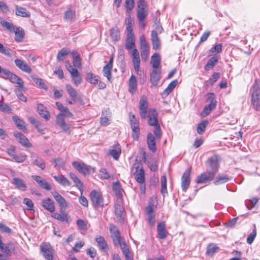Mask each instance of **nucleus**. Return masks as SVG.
<instances>
[{
	"label": "nucleus",
	"mask_w": 260,
	"mask_h": 260,
	"mask_svg": "<svg viewBox=\"0 0 260 260\" xmlns=\"http://www.w3.org/2000/svg\"><path fill=\"white\" fill-rule=\"evenodd\" d=\"M157 115V113L155 109H150L148 111V123L149 125L154 127L153 130V133L155 135L154 137L156 139L160 140L162 135V132L158 122Z\"/></svg>",
	"instance_id": "1"
},
{
	"label": "nucleus",
	"mask_w": 260,
	"mask_h": 260,
	"mask_svg": "<svg viewBox=\"0 0 260 260\" xmlns=\"http://www.w3.org/2000/svg\"><path fill=\"white\" fill-rule=\"evenodd\" d=\"M251 102L253 108L257 110L260 107V81L257 79L252 86Z\"/></svg>",
	"instance_id": "2"
},
{
	"label": "nucleus",
	"mask_w": 260,
	"mask_h": 260,
	"mask_svg": "<svg viewBox=\"0 0 260 260\" xmlns=\"http://www.w3.org/2000/svg\"><path fill=\"white\" fill-rule=\"evenodd\" d=\"M207 170L216 174L220 166V158L217 154H214L209 157L205 162Z\"/></svg>",
	"instance_id": "3"
},
{
	"label": "nucleus",
	"mask_w": 260,
	"mask_h": 260,
	"mask_svg": "<svg viewBox=\"0 0 260 260\" xmlns=\"http://www.w3.org/2000/svg\"><path fill=\"white\" fill-rule=\"evenodd\" d=\"M72 166L76 169L79 173L84 175H88L91 171L93 172L95 171L93 168L88 166L82 161H73Z\"/></svg>",
	"instance_id": "4"
},
{
	"label": "nucleus",
	"mask_w": 260,
	"mask_h": 260,
	"mask_svg": "<svg viewBox=\"0 0 260 260\" xmlns=\"http://www.w3.org/2000/svg\"><path fill=\"white\" fill-rule=\"evenodd\" d=\"M40 249L43 255L47 260H53L55 251L52 246L48 243H43L40 245Z\"/></svg>",
	"instance_id": "5"
},
{
	"label": "nucleus",
	"mask_w": 260,
	"mask_h": 260,
	"mask_svg": "<svg viewBox=\"0 0 260 260\" xmlns=\"http://www.w3.org/2000/svg\"><path fill=\"white\" fill-rule=\"evenodd\" d=\"M208 99L210 100V104L204 107L201 114L202 117L207 116L216 108L217 102L215 100L214 94L213 93H209Z\"/></svg>",
	"instance_id": "6"
},
{
	"label": "nucleus",
	"mask_w": 260,
	"mask_h": 260,
	"mask_svg": "<svg viewBox=\"0 0 260 260\" xmlns=\"http://www.w3.org/2000/svg\"><path fill=\"white\" fill-rule=\"evenodd\" d=\"M110 232L115 245H119L120 246L122 243H125L124 241L122 240L120 235V232L115 225L113 224L110 225Z\"/></svg>",
	"instance_id": "7"
},
{
	"label": "nucleus",
	"mask_w": 260,
	"mask_h": 260,
	"mask_svg": "<svg viewBox=\"0 0 260 260\" xmlns=\"http://www.w3.org/2000/svg\"><path fill=\"white\" fill-rule=\"evenodd\" d=\"M67 69L70 72L73 82L75 85H78L82 82L81 75L76 69H75L71 64L67 66Z\"/></svg>",
	"instance_id": "8"
},
{
	"label": "nucleus",
	"mask_w": 260,
	"mask_h": 260,
	"mask_svg": "<svg viewBox=\"0 0 260 260\" xmlns=\"http://www.w3.org/2000/svg\"><path fill=\"white\" fill-rule=\"evenodd\" d=\"M215 174L210 170H207L205 172L202 173L197 179V183H206L214 180Z\"/></svg>",
	"instance_id": "9"
},
{
	"label": "nucleus",
	"mask_w": 260,
	"mask_h": 260,
	"mask_svg": "<svg viewBox=\"0 0 260 260\" xmlns=\"http://www.w3.org/2000/svg\"><path fill=\"white\" fill-rule=\"evenodd\" d=\"M90 198L94 206L99 207L103 206V199L100 192L95 190H92L90 194Z\"/></svg>",
	"instance_id": "10"
},
{
	"label": "nucleus",
	"mask_w": 260,
	"mask_h": 260,
	"mask_svg": "<svg viewBox=\"0 0 260 260\" xmlns=\"http://www.w3.org/2000/svg\"><path fill=\"white\" fill-rule=\"evenodd\" d=\"M139 108L142 119H145L147 117H148V115H147L148 105L147 99L144 96H142L140 99Z\"/></svg>",
	"instance_id": "11"
},
{
	"label": "nucleus",
	"mask_w": 260,
	"mask_h": 260,
	"mask_svg": "<svg viewBox=\"0 0 260 260\" xmlns=\"http://www.w3.org/2000/svg\"><path fill=\"white\" fill-rule=\"evenodd\" d=\"M123 211L124 208L122 206V200L121 199H117L115 205V214L117 218L121 222H123L124 220L123 217Z\"/></svg>",
	"instance_id": "12"
},
{
	"label": "nucleus",
	"mask_w": 260,
	"mask_h": 260,
	"mask_svg": "<svg viewBox=\"0 0 260 260\" xmlns=\"http://www.w3.org/2000/svg\"><path fill=\"white\" fill-rule=\"evenodd\" d=\"M190 172L191 171L190 169L186 170L181 177V187L182 190L184 191L186 190L190 184Z\"/></svg>",
	"instance_id": "13"
},
{
	"label": "nucleus",
	"mask_w": 260,
	"mask_h": 260,
	"mask_svg": "<svg viewBox=\"0 0 260 260\" xmlns=\"http://www.w3.org/2000/svg\"><path fill=\"white\" fill-rule=\"evenodd\" d=\"M150 82L154 86H156L161 78V70L153 69L150 74Z\"/></svg>",
	"instance_id": "14"
},
{
	"label": "nucleus",
	"mask_w": 260,
	"mask_h": 260,
	"mask_svg": "<svg viewBox=\"0 0 260 260\" xmlns=\"http://www.w3.org/2000/svg\"><path fill=\"white\" fill-rule=\"evenodd\" d=\"M14 62L17 67L22 71L28 74H30L31 72V68L22 59L16 58L14 60Z\"/></svg>",
	"instance_id": "15"
},
{
	"label": "nucleus",
	"mask_w": 260,
	"mask_h": 260,
	"mask_svg": "<svg viewBox=\"0 0 260 260\" xmlns=\"http://www.w3.org/2000/svg\"><path fill=\"white\" fill-rule=\"evenodd\" d=\"M132 57L134 70L138 74L140 69V59L139 53L136 48H134L133 50Z\"/></svg>",
	"instance_id": "16"
},
{
	"label": "nucleus",
	"mask_w": 260,
	"mask_h": 260,
	"mask_svg": "<svg viewBox=\"0 0 260 260\" xmlns=\"http://www.w3.org/2000/svg\"><path fill=\"white\" fill-rule=\"evenodd\" d=\"M32 178L35 180L43 189L50 190L51 189L50 185L44 179L39 176L32 175Z\"/></svg>",
	"instance_id": "17"
},
{
	"label": "nucleus",
	"mask_w": 260,
	"mask_h": 260,
	"mask_svg": "<svg viewBox=\"0 0 260 260\" xmlns=\"http://www.w3.org/2000/svg\"><path fill=\"white\" fill-rule=\"evenodd\" d=\"M14 136L23 146L26 147H30L31 146V144L29 143L28 140L21 133L18 132H14Z\"/></svg>",
	"instance_id": "18"
},
{
	"label": "nucleus",
	"mask_w": 260,
	"mask_h": 260,
	"mask_svg": "<svg viewBox=\"0 0 260 260\" xmlns=\"http://www.w3.org/2000/svg\"><path fill=\"white\" fill-rule=\"evenodd\" d=\"M52 195L61 209H65L68 207V204L65 199L57 191L52 192Z\"/></svg>",
	"instance_id": "19"
},
{
	"label": "nucleus",
	"mask_w": 260,
	"mask_h": 260,
	"mask_svg": "<svg viewBox=\"0 0 260 260\" xmlns=\"http://www.w3.org/2000/svg\"><path fill=\"white\" fill-rule=\"evenodd\" d=\"M157 232L159 239H165L166 238L167 231L166 229V224L164 222L160 221L158 223Z\"/></svg>",
	"instance_id": "20"
},
{
	"label": "nucleus",
	"mask_w": 260,
	"mask_h": 260,
	"mask_svg": "<svg viewBox=\"0 0 260 260\" xmlns=\"http://www.w3.org/2000/svg\"><path fill=\"white\" fill-rule=\"evenodd\" d=\"M155 139L156 138L152 133H149L148 134L147 137V144L149 149L152 152H155L156 150Z\"/></svg>",
	"instance_id": "21"
},
{
	"label": "nucleus",
	"mask_w": 260,
	"mask_h": 260,
	"mask_svg": "<svg viewBox=\"0 0 260 260\" xmlns=\"http://www.w3.org/2000/svg\"><path fill=\"white\" fill-rule=\"evenodd\" d=\"M108 154L113 157L114 159L117 160L121 154V148L120 145L117 144L111 147L109 150Z\"/></svg>",
	"instance_id": "22"
},
{
	"label": "nucleus",
	"mask_w": 260,
	"mask_h": 260,
	"mask_svg": "<svg viewBox=\"0 0 260 260\" xmlns=\"http://www.w3.org/2000/svg\"><path fill=\"white\" fill-rule=\"evenodd\" d=\"M37 110L40 115L44 118L46 120H48L50 119V113L47 111L46 107H45L43 105L38 104L37 105Z\"/></svg>",
	"instance_id": "23"
},
{
	"label": "nucleus",
	"mask_w": 260,
	"mask_h": 260,
	"mask_svg": "<svg viewBox=\"0 0 260 260\" xmlns=\"http://www.w3.org/2000/svg\"><path fill=\"white\" fill-rule=\"evenodd\" d=\"M12 32L15 33V40L17 42H21L24 38L25 32L21 27H15Z\"/></svg>",
	"instance_id": "24"
},
{
	"label": "nucleus",
	"mask_w": 260,
	"mask_h": 260,
	"mask_svg": "<svg viewBox=\"0 0 260 260\" xmlns=\"http://www.w3.org/2000/svg\"><path fill=\"white\" fill-rule=\"evenodd\" d=\"M135 45V37L134 33L126 34V41L125 45V48L130 50Z\"/></svg>",
	"instance_id": "25"
},
{
	"label": "nucleus",
	"mask_w": 260,
	"mask_h": 260,
	"mask_svg": "<svg viewBox=\"0 0 260 260\" xmlns=\"http://www.w3.org/2000/svg\"><path fill=\"white\" fill-rule=\"evenodd\" d=\"M42 206L50 212H53L55 210L53 201L50 198H46L42 200Z\"/></svg>",
	"instance_id": "26"
},
{
	"label": "nucleus",
	"mask_w": 260,
	"mask_h": 260,
	"mask_svg": "<svg viewBox=\"0 0 260 260\" xmlns=\"http://www.w3.org/2000/svg\"><path fill=\"white\" fill-rule=\"evenodd\" d=\"M52 217L61 221H68L69 217L64 210H61L60 213L52 212Z\"/></svg>",
	"instance_id": "27"
},
{
	"label": "nucleus",
	"mask_w": 260,
	"mask_h": 260,
	"mask_svg": "<svg viewBox=\"0 0 260 260\" xmlns=\"http://www.w3.org/2000/svg\"><path fill=\"white\" fill-rule=\"evenodd\" d=\"M12 183H13L16 188L21 191L26 190L27 186L24 181L19 178L15 177L13 179Z\"/></svg>",
	"instance_id": "28"
},
{
	"label": "nucleus",
	"mask_w": 260,
	"mask_h": 260,
	"mask_svg": "<svg viewBox=\"0 0 260 260\" xmlns=\"http://www.w3.org/2000/svg\"><path fill=\"white\" fill-rule=\"evenodd\" d=\"M100 77L91 72H88L86 74L85 79L87 82L94 85H96L99 81Z\"/></svg>",
	"instance_id": "29"
},
{
	"label": "nucleus",
	"mask_w": 260,
	"mask_h": 260,
	"mask_svg": "<svg viewBox=\"0 0 260 260\" xmlns=\"http://www.w3.org/2000/svg\"><path fill=\"white\" fill-rule=\"evenodd\" d=\"M160 57L157 53H154L151 58L150 63L153 69H160Z\"/></svg>",
	"instance_id": "30"
},
{
	"label": "nucleus",
	"mask_w": 260,
	"mask_h": 260,
	"mask_svg": "<svg viewBox=\"0 0 260 260\" xmlns=\"http://www.w3.org/2000/svg\"><path fill=\"white\" fill-rule=\"evenodd\" d=\"M138 167H137V172L135 174V178L137 182L140 184H142L144 183L145 181L144 170L143 168H140L139 170L138 171Z\"/></svg>",
	"instance_id": "31"
},
{
	"label": "nucleus",
	"mask_w": 260,
	"mask_h": 260,
	"mask_svg": "<svg viewBox=\"0 0 260 260\" xmlns=\"http://www.w3.org/2000/svg\"><path fill=\"white\" fill-rule=\"evenodd\" d=\"M127 17L125 19V23H126V33H134L133 29V26L134 24V20L133 17H132L130 14H127Z\"/></svg>",
	"instance_id": "32"
},
{
	"label": "nucleus",
	"mask_w": 260,
	"mask_h": 260,
	"mask_svg": "<svg viewBox=\"0 0 260 260\" xmlns=\"http://www.w3.org/2000/svg\"><path fill=\"white\" fill-rule=\"evenodd\" d=\"M95 241L98 246L103 251H106L108 249V245L104 238L103 236H99L95 238Z\"/></svg>",
	"instance_id": "33"
},
{
	"label": "nucleus",
	"mask_w": 260,
	"mask_h": 260,
	"mask_svg": "<svg viewBox=\"0 0 260 260\" xmlns=\"http://www.w3.org/2000/svg\"><path fill=\"white\" fill-rule=\"evenodd\" d=\"M9 79L12 83L17 84V87L21 88H23V85H24L23 81L16 74L12 73Z\"/></svg>",
	"instance_id": "34"
},
{
	"label": "nucleus",
	"mask_w": 260,
	"mask_h": 260,
	"mask_svg": "<svg viewBox=\"0 0 260 260\" xmlns=\"http://www.w3.org/2000/svg\"><path fill=\"white\" fill-rule=\"evenodd\" d=\"M53 178L56 181H57L58 183L62 186H70L71 185L70 181L66 177L62 175L59 176H54Z\"/></svg>",
	"instance_id": "35"
},
{
	"label": "nucleus",
	"mask_w": 260,
	"mask_h": 260,
	"mask_svg": "<svg viewBox=\"0 0 260 260\" xmlns=\"http://www.w3.org/2000/svg\"><path fill=\"white\" fill-rule=\"evenodd\" d=\"M12 119L16 125L17 127L23 132L26 131V127L25 125V123L23 120L19 118L16 116H14L12 117Z\"/></svg>",
	"instance_id": "36"
},
{
	"label": "nucleus",
	"mask_w": 260,
	"mask_h": 260,
	"mask_svg": "<svg viewBox=\"0 0 260 260\" xmlns=\"http://www.w3.org/2000/svg\"><path fill=\"white\" fill-rule=\"evenodd\" d=\"M178 83L177 80H174L172 81L163 91L162 96L163 97H166L175 88Z\"/></svg>",
	"instance_id": "37"
},
{
	"label": "nucleus",
	"mask_w": 260,
	"mask_h": 260,
	"mask_svg": "<svg viewBox=\"0 0 260 260\" xmlns=\"http://www.w3.org/2000/svg\"><path fill=\"white\" fill-rule=\"evenodd\" d=\"M120 248L122 253L125 256L126 260H133V255L130 252L129 249L128 248L125 243H122L120 246Z\"/></svg>",
	"instance_id": "38"
},
{
	"label": "nucleus",
	"mask_w": 260,
	"mask_h": 260,
	"mask_svg": "<svg viewBox=\"0 0 260 260\" xmlns=\"http://www.w3.org/2000/svg\"><path fill=\"white\" fill-rule=\"evenodd\" d=\"M131 127L132 129V137L135 140H138L140 136L139 123L132 124Z\"/></svg>",
	"instance_id": "39"
},
{
	"label": "nucleus",
	"mask_w": 260,
	"mask_h": 260,
	"mask_svg": "<svg viewBox=\"0 0 260 260\" xmlns=\"http://www.w3.org/2000/svg\"><path fill=\"white\" fill-rule=\"evenodd\" d=\"M151 37L153 49L157 50L159 48L160 42L157 36L156 35V34L154 33V32H151Z\"/></svg>",
	"instance_id": "40"
},
{
	"label": "nucleus",
	"mask_w": 260,
	"mask_h": 260,
	"mask_svg": "<svg viewBox=\"0 0 260 260\" xmlns=\"http://www.w3.org/2000/svg\"><path fill=\"white\" fill-rule=\"evenodd\" d=\"M137 88V80L134 75H132L129 80V91L133 93L136 90Z\"/></svg>",
	"instance_id": "41"
},
{
	"label": "nucleus",
	"mask_w": 260,
	"mask_h": 260,
	"mask_svg": "<svg viewBox=\"0 0 260 260\" xmlns=\"http://www.w3.org/2000/svg\"><path fill=\"white\" fill-rule=\"evenodd\" d=\"M31 157L34 165L37 166L42 170H44L45 168V164L42 159L39 158L37 156L34 155H32Z\"/></svg>",
	"instance_id": "42"
},
{
	"label": "nucleus",
	"mask_w": 260,
	"mask_h": 260,
	"mask_svg": "<svg viewBox=\"0 0 260 260\" xmlns=\"http://www.w3.org/2000/svg\"><path fill=\"white\" fill-rule=\"evenodd\" d=\"M16 14L18 16L23 17H28L30 16L29 13L26 11L25 8L18 6H16Z\"/></svg>",
	"instance_id": "43"
},
{
	"label": "nucleus",
	"mask_w": 260,
	"mask_h": 260,
	"mask_svg": "<svg viewBox=\"0 0 260 260\" xmlns=\"http://www.w3.org/2000/svg\"><path fill=\"white\" fill-rule=\"evenodd\" d=\"M0 23L3 27L6 28L10 32H12L13 30H14V29L15 26L13 23L7 21L3 18H0Z\"/></svg>",
	"instance_id": "44"
},
{
	"label": "nucleus",
	"mask_w": 260,
	"mask_h": 260,
	"mask_svg": "<svg viewBox=\"0 0 260 260\" xmlns=\"http://www.w3.org/2000/svg\"><path fill=\"white\" fill-rule=\"evenodd\" d=\"M113 189L118 199H121L122 196V190L119 182H115L113 184Z\"/></svg>",
	"instance_id": "45"
},
{
	"label": "nucleus",
	"mask_w": 260,
	"mask_h": 260,
	"mask_svg": "<svg viewBox=\"0 0 260 260\" xmlns=\"http://www.w3.org/2000/svg\"><path fill=\"white\" fill-rule=\"evenodd\" d=\"M70 177L76 184V187L81 191L82 190L83 184L81 180L74 173H70Z\"/></svg>",
	"instance_id": "46"
},
{
	"label": "nucleus",
	"mask_w": 260,
	"mask_h": 260,
	"mask_svg": "<svg viewBox=\"0 0 260 260\" xmlns=\"http://www.w3.org/2000/svg\"><path fill=\"white\" fill-rule=\"evenodd\" d=\"M219 250V247L215 244L211 243L209 244L207 247L206 254L212 256L215 252Z\"/></svg>",
	"instance_id": "47"
},
{
	"label": "nucleus",
	"mask_w": 260,
	"mask_h": 260,
	"mask_svg": "<svg viewBox=\"0 0 260 260\" xmlns=\"http://www.w3.org/2000/svg\"><path fill=\"white\" fill-rule=\"evenodd\" d=\"M218 61V58L217 56H213L211 57L208 61L206 64L205 70L207 71H209L210 69H212L214 66L216 64Z\"/></svg>",
	"instance_id": "48"
},
{
	"label": "nucleus",
	"mask_w": 260,
	"mask_h": 260,
	"mask_svg": "<svg viewBox=\"0 0 260 260\" xmlns=\"http://www.w3.org/2000/svg\"><path fill=\"white\" fill-rule=\"evenodd\" d=\"M24 89L25 88L24 87V85H23V88H22L19 87L15 88V92L19 100L23 102H26L27 98L22 92V91H24Z\"/></svg>",
	"instance_id": "49"
},
{
	"label": "nucleus",
	"mask_w": 260,
	"mask_h": 260,
	"mask_svg": "<svg viewBox=\"0 0 260 260\" xmlns=\"http://www.w3.org/2000/svg\"><path fill=\"white\" fill-rule=\"evenodd\" d=\"M208 123V120H203L199 123L197 128V133L200 135L202 134L205 131Z\"/></svg>",
	"instance_id": "50"
},
{
	"label": "nucleus",
	"mask_w": 260,
	"mask_h": 260,
	"mask_svg": "<svg viewBox=\"0 0 260 260\" xmlns=\"http://www.w3.org/2000/svg\"><path fill=\"white\" fill-rule=\"evenodd\" d=\"M230 178L226 175H220L216 177V180L214 181L215 185H218L221 184L228 182Z\"/></svg>",
	"instance_id": "51"
},
{
	"label": "nucleus",
	"mask_w": 260,
	"mask_h": 260,
	"mask_svg": "<svg viewBox=\"0 0 260 260\" xmlns=\"http://www.w3.org/2000/svg\"><path fill=\"white\" fill-rule=\"evenodd\" d=\"M8 245L10 247H8V246H4V245L2 246V247L0 248V249L1 250V251L3 252L6 253L7 255H8L9 256H11L12 254V252L11 249L14 250L15 248H14L13 244L11 243H9Z\"/></svg>",
	"instance_id": "52"
},
{
	"label": "nucleus",
	"mask_w": 260,
	"mask_h": 260,
	"mask_svg": "<svg viewBox=\"0 0 260 260\" xmlns=\"http://www.w3.org/2000/svg\"><path fill=\"white\" fill-rule=\"evenodd\" d=\"M73 62L74 66L76 68L81 67V61L79 55L75 52L73 53Z\"/></svg>",
	"instance_id": "53"
},
{
	"label": "nucleus",
	"mask_w": 260,
	"mask_h": 260,
	"mask_svg": "<svg viewBox=\"0 0 260 260\" xmlns=\"http://www.w3.org/2000/svg\"><path fill=\"white\" fill-rule=\"evenodd\" d=\"M75 12L71 9L68 10L64 13V18L66 21H72L75 19Z\"/></svg>",
	"instance_id": "54"
},
{
	"label": "nucleus",
	"mask_w": 260,
	"mask_h": 260,
	"mask_svg": "<svg viewBox=\"0 0 260 260\" xmlns=\"http://www.w3.org/2000/svg\"><path fill=\"white\" fill-rule=\"evenodd\" d=\"M135 3L134 0H125V8L126 9V15L130 14L131 11L134 7Z\"/></svg>",
	"instance_id": "55"
},
{
	"label": "nucleus",
	"mask_w": 260,
	"mask_h": 260,
	"mask_svg": "<svg viewBox=\"0 0 260 260\" xmlns=\"http://www.w3.org/2000/svg\"><path fill=\"white\" fill-rule=\"evenodd\" d=\"M161 192L164 196L165 194L167 193V178L166 175H163L161 177Z\"/></svg>",
	"instance_id": "56"
},
{
	"label": "nucleus",
	"mask_w": 260,
	"mask_h": 260,
	"mask_svg": "<svg viewBox=\"0 0 260 260\" xmlns=\"http://www.w3.org/2000/svg\"><path fill=\"white\" fill-rule=\"evenodd\" d=\"M112 67L105 65L103 69L104 76L107 78L108 81H110L111 78V70Z\"/></svg>",
	"instance_id": "57"
},
{
	"label": "nucleus",
	"mask_w": 260,
	"mask_h": 260,
	"mask_svg": "<svg viewBox=\"0 0 260 260\" xmlns=\"http://www.w3.org/2000/svg\"><path fill=\"white\" fill-rule=\"evenodd\" d=\"M69 51L64 48L61 49L58 53L57 59L58 61L64 60L66 56L69 54Z\"/></svg>",
	"instance_id": "58"
},
{
	"label": "nucleus",
	"mask_w": 260,
	"mask_h": 260,
	"mask_svg": "<svg viewBox=\"0 0 260 260\" xmlns=\"http://www.w3.org/2000/svg\"><path fill=\"white\" fill-rule=\"evenodd\" d=\"M148 14L146 10H138L137 12V17L139 21H143Z\"/></svg>",
	"instance_id": "59"
},
{
	"label": "nucleus",
	"mask_w": 260,
	"mask_h": 260,
	"mask_svg": "<svg viewBox=\"0 0 260 260\" xmlns=\"http://www.w3.org/2000/svg\"><path fill=\"white\" fill-rule=\"evenodd\" d=\"M256 236V230L255 225L251 233L248 236L246 242L248 244H251L254 241Z\"/></svg>",
	"instance_id": "60"
},
{
	"label": "nucleus",
	"mask_w": 260,
	"mask_h": 260,
	"mask_svg": "<svg viewBox=\"0 0 260 260\" xmlns=\"http://www.w3.org/2000/svg\"><path fill=\"white\" fill-rule=\"evenodd\" d=\"M66 88L69 94L73 99H76L77 96V93L75 89H74L71 85H66Z\"/></svg>",
	"instance_id": "61"
},
{
	"label": "nucleus",
	"mask_w": 260,
	"mask_h": 260,
	"mask_svg": "<svg viewBox=\"0 0 260 260\" xmlns=\"http://www.w3.org/2000/svg\"><path fill=\"white\" fill-rule=\"evenodd\" d=\"M53 163L54 164V167L60 169L62 168L64 169L65 167V162L64 161L60 158H56L53 160Z\"/></svg>",
	"instance_id": "62"
},
{
	"label": "nucleus",
	"mask_w": 260,
	"mask_h": 260,
	"mask_svg": "<svg viewBox=\"0 0 260 260\" xmlns=\"http://www.w3.org/2000/svg\"><path fill=\"white\" fill-rule=\"evenodd\" d=\"M110 36L114 41H117L119 39L120 33L117 28H113L111 29Z\"/></svg>",
	"instance_id": "63"
},
{
	"label": "nucleus",
	"mask_w": 260,
	"mask_h": 260,
	"mask_svg": "<svg viewBox=\"0 0 260 260\" xmlns=\"http://www.w3.org/2000/svg\"><path fill=\"white\" fill-rule=\"evenodd\" d=\"M12 158L15 161L21 163L25 160L26 156L23 153H20L18 154H15Z\"/></svg>",
	"instance_id": "64"
}]
</instances>
